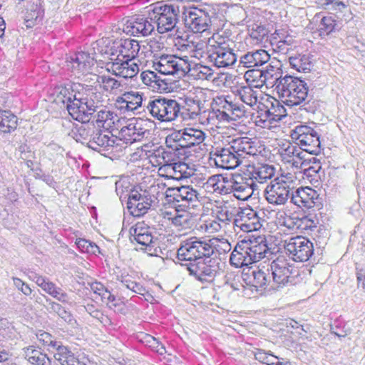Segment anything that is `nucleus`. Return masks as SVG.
Masks as SVG:
<instances>
[{
  "label": "nucleus",
  "instance_id": "3",
  "mask_svg": "<svg viewBox=\"0 0 365 365\" xmlns=\"http://www.w3.org/2000/svg\"><path fill=\"white\" fill-rule=\"evenodd\" d=\"M269 269L273 289L295 285L302 280L299 269L284 256H279L274 259Z\"/></svg>",
  "mask_w": 365,
  "mask_h": 365
},
{
  "label": "nucleus",
  "instance_id": "17",
  "mask_svg": "<svg viewBox=\"0 0 365 365\" xmlns=\"http://www.w3.org/2000/svg\"><path fill=\"white\" fill-rule=\"evenodd\" d=\"M290 182L282 178H276L264 190L266 200L273 205H284L292 195Z\"/></svg>",
  "mask_w": 365,
  "mask_h": 365
},
{
  "label": "nucleus",
  "instance_id": "55",
  "mask_svg": "<svg viewBox=\"0 0 365 365\" xmlns=\"http://www.w3.org/2000/svg\"><path fill=\"white\" fill-rule=\"evenodd\" d=\"M291 67L299 72L306 73L311 70V61L309 57L306 55H298L289 58Z\"/></svg>",
  "mask_w": 365,
  "mask_h": 365
},
{
  "label": "nucleus",
  "instance_id": "58",
  "mask_svg": "<svg viewBox=\"0 0 365 365\" xmlns=\"http://www.w3.org/2000/svg\"><path fill=\"white\" fill-rule=\"evenodd\" d=\"M300 151V148L297 145H294L291 143L290 142H287L280 145L278 153L282 159V160L284 163H287L290 162V159L294 158L295 154H297V152Z\"/></svg>",
  "mask_w": 365,
  "mask_h": 365
},
{
  "label": "nucleus",
  "instance_id": "57",
  "mask_svg": "<svg viewBox=\"0 0 365 365\" xmlns=\"http://www.w3.org/2000/svg\"><path fill=\"white\" fill-rule=\"evenodd\" d=\"M96 81L104 91L109 93H115L122 87V83L119 81L108 76H98Z\"/></svg>",
  "mask_w": 365,
  "mask_h": 365
},
{
  "label": "nucleus",
  "instance_id": "32",
  "mask_svg": "<svg viewBox=\"0 0 365 365\" xmlns=\"http://www.w3.org/2000/svg\"><path fill=\"white\" fill-rule=\"evenodd\" d=\"M213 105H216L223 113H228L232 121L238 120L245 116V106L234 102L230 96H217L213 99Z\"/></svg>",
  "mask_w": 365,
  "mask_h": 365
},
{
  "label": "nucleus",
  "instance_id": "30",
  "mask_svg": "<svg viewBox=\"0 0 365 365\" xmlns=\"http://www.w3.org/2000/svg\"><path fill=\"white\" fill-rule=\"evenodd\" d=\"M291 202L295 205L305 209L319 206L320 202L317 192L309 187H299L292 191Z\"/></svg>",
  "mask_w": 365,
  "mask_h": 365
},
{
  "label": "nucleus",
  "instance_id": "8",
  "mask_svg": "<svg viewBox=\"0 0 365 365\" xmlns=\"http://www.w3.org/2000/svg\"><path fill=\"white\" fill-rule=\"evenodd\" d=\"M165 198L169 203L184 209L195 207L200 202L199 193L189 185L168 187L165 191Z\"/></svg>",
  "mask_w": 365,
  "mask_h": 365
},
{
  "label": "nucleus",
  "instance_id": "63",
  "mask_svg": "<svg viewBox=\"0 0 365 365\" xmlns=\"http://www.w3.org/2000/svg\"><path fill=\"white\" fill-rule=\"evenodd\" d=\"M331 332L339 338L345 337L350 333L349 329L346 328L345 322L338 318L331 324Z\"/></svg>",
  "mask_w": 365,
  "mask_h": 365
},
{
  "label": "nucleus",
  "instance_id": "62",
  "mask_svg": "<svg viewBox=\"0 0 365 365\" xmlns=\"http://www.w3.org/2000/svg\"><path fill=\"white\" fill-rule=\"evenodd\" d=\"M322 169L321 163H317L314 165H310L307 166H304L301 169L302 173H303L304 176L310 182L312 181H318V178H319V172Z\"/></svg>",
  "mask_w": 365,
  "mask_h": 365
},
{
  "label": "nucleus",
  "instance_id": "38",
  "mask_svg": "<svg viewBox=\"0 0 365 365\" xmlns=\"http://www.w3.org/2000/svg\"><path fill=\"white\" fill-rule=\"evenodd\" d=\"M263 81L267 88H274L278 93L279 81H283L285 76H283L282 66L279 61L270 63L263 70Z\"/></svg>",
  "mask_w": 365,
  "mask_h": 365
},
{
  "label": "nucleus",
  "instance_id": "53",
  "mask_svg": "<svg viewBox=\"0 0 365 365\" xmlns=\"http://www.w3.org/2000/svg\"><path fill=\"white\" fill-rule=\"evenodd\" d=\"M263 70L250 69L244 74V78L249 86H252L255 88L259 89L264 85L263 81Z\"/></svg>",
  "mask_w": 365,
  "mask_h": 365
},
{
  "label": "nucleus",
  "instance_id": "9",
  "mask_svg": "<svg viewBox=\"0 0 365 365\" xmlns=\"http://www.w3.org/2000/svg\"><path fill=\"white\" fill-rule=\"evenodd\" d=\"M190 275L200 282H211L220 269V263L215 257H204L196 262L184 264Z\"/></svg>",
  "mask_w": 365,
  "mask_h": 365
},
{
  "label": "nucleus",
  "instance_id": "36",
  "mask_svg": "<svg viewBox=\"0 0 365 365\" xmlns=\"http://www.w3.org/2000/svg\"><path fill=\"white\" fill-rule=\"evenodd\" d=\"M247 245L246 240H242L237 242L230 257L231 265L239 268L254 263Z\"/></svg>",
  "mask_w": 365,
  "mask_h": 365
},
{
  "label": "nucleus",
  "instance_id": "18",
  "mask_svg": "<svg viewBox=\"0 0 365 365\" xmlns=\"http://www.w3.org/2000/svg\"><path fill=\"white\" fill-rule=\"evenodd\" d=\"M187 56L180 58L176 56H162L153 67L159 73L164 75L176 76L181 78L185 76V70L189 66Z\"/></svg>",
  "mask_w": 365,
  "mask_h": 365
},
{
  "label": "nucleus",
  "instance_id": "2",
  "mask_svg": "<svg viewBox=\"0 0 365 365\" xmlns=\"http://www.w3.org/2000/svg\"><path fill=\"white\" fill-rule=\"evenodd\" d=\"M185 5L180 1H158L148 6V16L159 34L173 31L180 22Z\"/></svg>",
  "mask_w": 365,
  "mask_h": 365
},
{
  "label": "nucleus",
  "instance_id": "52",
  "mask_svg": "<svg viewBox=\"0 0 365 365\" xmlns=\"http://www.w3.org/2000/svg\"><path fill=\"white\" fill-rule=\"evenodd\" d=\"M165 144L174 150H178L179 147L186 148L184 129L175 130L168 135L165 138Z\"/></svg>",
  "mask_w": 365,
  "mask_h": 365
},
{
  "label": "nucleus",
  "instance_id": "33",
  "mask_svg": "<svg viewBox=\"0 0 365 365\" xmlns=\"http://www.w3.org/2000/svg\"><path fill=\"white\" fill-rule=\"evenodd\" d=\"M270 56L264 49H253L245 51L239 56V67L254 68L267 63Z\"/></svg>",
  "mask_w": 365,
  "mask_h": 365
},
{
  "label": "nucleus",
  "instance_id": "13",
  "mask_svg": "<svg viewBox=\"0 0 365 365\" xmlns=\"http://www.w3.org/2000/svg\"><path fill=\"white\" fill-rule=\"evenodd\" d=\"M284 247L289 257L295 262H307L314 253L313 244L302 236L285 240Z\"/></svg>",
  "mask_w": 365,
  "mask_h": 365
},
{
  "label": "nucleus",
  "instance_id": "4",
  "mask_svg": "<svg viewBox=\"0 0 365 365\" xmlns=\"http://www.w3.org/2000/svg\"><path fill=\"white\" fill-rule=\"evenodd\" d=\"M215 250L211 240H201L193 237L181 242L177 251V258L185 263L196 262L204 257H211Z\"/></svg>",
  "mask_w": 365,
  "mask_h": 365
},
{
  "label": "nucleus",
  "instance_id": "39",
  "mask_svg": "<svg viewBox=\"0 0 365 365\" xmlns=\"http://www.w3.org/2000/svg\"><path fill=\"white\" fill-rule=\"evenodd\" d=\"M246 242H247L249 252L251 253L254 262L271 255L272 252L267 246L264 237L258 236L253 240L248 238Z\"/></svg>",
  "mask_w": 365,
  "mask_h": 365
},
{
  "label": "nucleus",
  "instance_id": "6",
  "mask_svg": "<svg viewBox=\"0 0 365 365\" xmlns=\"http://www.w3.org/2000/svg\"><path fill=\"white\" fill-rule=\"evenodd\" d=\"M207 59L217 68H228L232 66L237 59L227 43L216 41V36L208 38L207 46Z\"/></svg>",
  "mask_w": 365,
  "mask_h": 365
},
{
  "label": "nucleus",
  "instance_id": "22",
  "mask_svg": "<svg viewBox=\"0 0 365 365\" xmlns=\"http://www.w3.org/2000/svg\"><path fill=\"white\" fill-rule=\"evenodd\" d=\"M110 61L106 63V70L116 76L124 78H132L139 72V66L137 63L119 57H110Z\"/></svg>",
  "mask_w": 365,
  "mask_h": 365
},
{
  "label": "nucleus",
  "instance_id": "25",
  "mask_svg": "<svg viewBox=\"0 0 365 365\" xmlns=\"http://www.w3.org/2000/svg\"><path fill=\"white\" fill-rule=\"evenodd\" d=\"M232 151L236 153L242 165L249 157L257 156L261 150L257 146L258 143L248 137H240L232 140Z\"/></svg>",
  "mask_w": 365,
  "mask_h": 365
},
{
  "label": "nucleus",
  "instance_id": "37",
  "mask_svg": "<svg viewBox=\"0 0 365 365\" xmlns=\"http://www.w3.org/2000/svg\"><path fill=\"white\" fill-rule=\"evenodd\" d=\"M243 281L246 282L247 286L254 287L256 291L259 289H265L268 285L271 287L272 285L269 268H257L252 270L250 274H247V277L243 279Z\"/></svg>",
  "mask_w": 365,
  "mask_h": 365
},
{
  "label": "nucleus",
  "instance_id": "46",
  "mask_svg": "<svg viewBox=\"0 0 365 365\" xmlns=\"http://www.w3.org/2000/svg\"><path fill=\"white\" fill-rule=\"evenodd\" d=\"M44 14V10L41 7L40 0L34 3L31 9L28 10L25 16V24L27 28H32L36 24L41 21Z\"/></svg>",
  "mask_w": 365,
  "mask_h": 365
},
{
  "label": "nucleus",
  "instance_id": "51",
  "mask_svg": "<svg viewBox=\"0 0 365 365\" xmlns=\"http://www.w3.org/2000/svg\"><path fill=\"white\" fill-rule=\"evenodd\" d=\"M217 120L220 122H231L232 121L230 118V115L228 113H223L221 110H220L216 105H213V102L212 103V110H207L206 116L204 118L203 123L207 124H215V121Z\"/></svg>",
  "mask_w": 365,
  "mask_h": 365
},
{
  "label": "nucleus",
  "instance_id": "61",
  "mask_svg": "<svg viewBox=\"0 0 365 365\" xmlns=\"http://www.w3.org/2000/svg\"><path fill=\"white\" fill-rule=\"evenodd\" d=\"M168 220H171L173 225L182 229L190 227L192 224V218L189 212L176 214L174 217H168Z\"/></svg>",
  "mask_w": 365,
  "mask_h": 365
},
{
  "label": "nucleus",
  "instance_id": "11",
  "mask_svg": "<svg viewBox=\"0 0 365 365\" xmlns=\"http://www.w3.org/2000/svg\"><path fill=\"white\" fill-rule=\"evenodd\" d=\"M129 232L131 241L141 245V250L150 256H158L160 249L158 239L153 237L149 227L143 222H138L130 227Z\"/></svg>",
  "mask_w": 365,
  "mask_h": 365
},
{
  "label": "nucleus",
  "instance_id": "1",
  "mask_svg": "<svg viewBox=\"0 0 365 365\" xmlns=\"http://www.w3.org/2000/svg\"><path fill=\"white\" fill-rule=\"evenodd\" d=\"M307 83L297 77L285 76L283 81H279L278 94L284 104L288 106H299L300 110L314 113L316 107L311 103V96L308 93Z\"/></svg>",
  "mask_w": 365,
  "mask_h": 365
},
{
  "label": "nucleus",
  "instance_id": "42",
  "mask_svg": "<svg viewBox=\"0 0 365 365\" xmlns=\"http://www.w3.org/2000/svg\"><path fill=\"white\" fill-rule=\"evenodd\" d=\"M324 6L327 9L334 13H344L343 16L346 21L353 18L349 0H325Z\"/></svg>",
  "mask_w": 365,
  "mask_h": 365
},
{
  "label": "nucleus",
  "instance_id": "45",
  "mask_svg": "<svg viewBox=\"0 0 365 365\" xmlns=\"http://www.w3.org/2000/svg\"><path fill=\"white\" fill-rule=\"evenodd\" d=\"M186 74L197 80H208L213 76V71L209 66L201 63L192 64L189 62V66L185 70Z\"/></svg>",
  "mask_w": 365,
  "mask_h": 365
},
{
  "label": "nucleus",
  "instance_id": "19",
  "mask_svg": "<svg viewBox=\"0 0 365 365\" xmlns=\"http://www.w3.org/2000/svg\"><path fill=\"white\" fill-rule=\"evenodd\" d=\"M127 197V208L134 217L144 215L150 210L153 202V197L146 190L141 193L138 190H131L124 197L126 198Z\"/></svg>",
  "mask_w": 365,
  "mask_h": 365
},
{
  "label": "nucleus",
  "instance_id": "43",
  "mask_svg": "<svg viewBox=\"0 0 365 365\" xmlns=\"http://www.w3.org/2000/svg\"><path fill=\"white\" fill-rule=\"evenodd\" d=\"M24 356L34 365H51V359L41 349L29 346L24 349Z\"/></svg>",
  "mask_w": 365,
  "mask_h": 365
},
{
  "label": "nucleus",
  "instance_id": "16",
  "mask_svg": "<svg viewBox=\"0 0 365 365\" xmlns=\"http://www.w3.org/2000/svg\"><path fill=\"white\" fill-rule=\"evenodd\" d=\"M232 141L226 146H216L210 152L209 162L210 165L216 167L232 170L240 165V160L235 153L232 151Z\"/></svg>",
  "mask_w": 365,
  "mask_h": 365
},
{
  "label": "nucleus",
  "instance_id": "48",
  "mask_svg": "<svg viewBox=\"0 0 365 365\" xmlns=\"http://www.w3.org/2000/svg\"><path fill=\"white\" fill-rule=\"evenodd\" d=\"M17 127V117L9 110L0 111V132L10 133Z\"/></svg>",
  "mask_w": 365,
  "mask_h": 365
},
{
  "label": "nucleus",
  "instance_id": "44",
  "mask_svg": "<svg viewBox=\"0 0 365 365\" xmlns=\"http://www.w3.org/2000/svg\"><path fill=\"white\" fill-rule=\"evenodd\" d=\"M235 94L242 102L252 107L257 103L259 91L248 85L237 88Z\"/></svg>",
  "mask_w": 365,
  "mask_h": 365
},
{
  "label": "nucleus",
  "instance_id": "15",
  "mask_svg": "<svg viewBox=\"0 0 365 365\" xmlns=\"http://www.w3.org/2000/svg\"><path fill=\"white\" fill-rule=\"evenodd\" d=\"M270 104L271 107L264 103L258 105L257 116L255 119L256 126L269 129L273 126L274 123L279 122L284 116V107L278 101L274 99Z\"/></svg>",
  "mask_w": 365,
  "mask_h": 365
},
{
  "label": "nucleus",
  "instance_id": "24",
  "mask_svg": "<svg viewBox=\"0 0 365 365\" xmlns=\"http://www.w3.org/2000/svg\"><path fill=\"white\" fill-rule=\"evenodd\" d=\"M140 49L139 42L134 39L125 38L115 41L111 47L110 57H119L134 61Z\"/></svg>",
  "mask_w": 365,
  "mask_h": 365
},
{
  "label": "nucleus",
  "instance_id": "10",
  "mask_svg": "<svg viewBox=\"0 0 365 365\" xmlns=\"http://www.w3.org/2000/svg\"><path fill=\"white\" fill-rule=\"evenodd\" d=\"M227 195H232L240 200H247L257 189L256 183L252 182L247 173L227 175Z\"/></svg>",
  "mask_w": 365,
  "mask_h": 365
},
{
  "label": "nucleus",
  "instance_id": "20",
  "mask_svg": "<svg viewBox=\"0 0 365 365\" xmlns=\"http://www.w3.org/2000/svg\"><path fill=\"white\" fill-rule=\"evenodd\" d=\"M119 138L113 135L108 130H101L96 128L91 140L87 142V145L89 148L106 156V152L117 147L119 145Z\"/></svg>",
  "mask_w": 365,
  "mask_h": 365
},
{
  "label": "nucleus",
  "instance_id": "23",
  "mask_svg": "<svg viewBox=\"0 0 365 365\" xmlns=\"http://www.w3.org/2000/svg\"><path fill=\"white\" fill-rule=\"evenodd\" d=\"M66 108L73 119L82 123H88L90 120V115L96 111V106L88 102V99L83 98L82 94L71 104H68Z\"/></svg>",
  "mask_w": 365,
  "mask_h": 365
},
{
  "label": "nucleus",
  "instance_id": "31",
  "mask_svg": "<svg viewBox=\"0 0 365 365\" xmlns=\"http://www.w3.org/2000/svg\"><path fill=\"white\" fill-rule=\"evenodd\" d=\"M234 226L246 232L259 230L262 225L257 212L250 208H246L240 212L233 221Z\"/></svg>",
  "mask_w": 365,
  "mask_h": 365
},
{
  "label": "nucleus",
  "instance_id": "47",
  "mask_svg": "<svg viewBox=\"0 0 365 365\" xmlns=\"http://www.w3.org/2000/svg\"><path fill=\"white\" fill-rule=\"evenodd\" d=\"M46 302L48 304L47 309L50 312L56 314L61 319L68 324L73 325L76 320L70 311L66 309L61 304L46 298Z\"/></svg>",
  "mask_w": 365,
  "mask_h": 365
},
{
  "label": "nucleus",
  "instance_id": "41",
  "mask_svg": "<svg viewBox=\"0 0 365 365\" xmlns=\"http://www.w3.org/2000/svg\"><path fill=\"white\" fill-rule=\"evenodd\" d=\"M54 348H56L54 358L61 365H79L78 360L70 349L63 346L61 341L58 344H54Z\"/></svg>",
  "mask_w": 365,
  "mask_h": 365
},
{
  "label": "nucleus",
  "instance_id": "14",
  "mask_svg": "<svg viewBox=\"0 0 365 365\" xmlns=\"http://www.w3.org/2000/svg\"><path fill=\"white\" fill-rule=\"evenodd\" d=\"M180 21L190 31L198 34L207 32L210 27V19L208 15L202 10L196 7H187L182 13Z\"/></svg>",
  "mask_w": 365,
  "mask_h": 365
},
{
  "label": "nucleus",
  "instance_id": "26",
  "mask_svg": "<svg viewBox=\"0 0 365 365\" xmlns=\"http://www.w3.org/2000/svg\"><path fill=\"white\" fill-rule=\"evenodd\" d=\"M66 66L76 76L89 73L95 64L93 56L88 53L79 51L71 55L66 58Z\"/></svg>",
  "mask_w": 365,
  "mask_h": 365
},
{
  "label": "nucleus",
  "instance_id": "29",
  "mask_svg": "<svg viewBox=\"0 0 365 365\" xmlns=\"http://www.w3.org/2000/svg\"><path fill=\"white\" fill-rule=\"evenodd\" d=\"M147 12L148 13V10ZM154 29L155 24L150 20L148 15L133 16L127 21L125 26L126 32L134 36H148L154 31Z\"/></svg>",
  "mask_w": 365,
  "mask_h": 365
},
{
  "label": "nucleus",
  "instance_id": "40",
  "mask_svg": "<svg viewBox=\"0 0 365 365\" xmlns=\"http://www.w3.org/2000/svg\"><path fill=\"white\" fill-rule=\"evenodd\" d=\"M227 174H217L208 178L203 187L207 192L227 195Z\"/></svg>",
  "mask_w": 365,
  "mask_h": 365
},
{
  "label": "nucleus",
  "instance_id": "28",
  "mask_svg": "<svg viewBox=\"0 0 365 365\" xmlns=\"http://www.w3.org/2000/svg\"><path fill=\"white\" fill-rule=\"evenodd\" d=\"M148 98L140 91L125 92L121 96H118L115 101V106L123 113L135 112L143 106Z\"/></svg>",
  "mask_w": 365,
  "mask_h": 365
},
{
  "label": "nucleus",
  "instance_id": "35",
  "mask_svg": "<svg viewBox=\"0 0 365 365\" xmlns=\"http://www.w3.org/2000/svg\"><path fill=\"white\" fill-rule=\"evenodd\" d=\"M247 174L252 182L264 183L274 176L275 168L267 163L248 165Z\"/></svg>",
  "mask_w": 365,
  "mask_h": 365
},
{
  "label": "nucleus",
  "instance_id": "54",
  "mask_svg": "<svg viewBox=\"0 0 365 365\" xmlns=\"http://www.w3.org/2000/svg\"><path fill=\"white\" fill-rule=\"evenodd\" d=\"M339 29V24L332 16H327L322 18L319 25L320 36H327Z\"/></svg>",
  "mask_w": 365,
  "mask_h": 365
},
{
  "label": "nucleus",
  "instance_id": "50",
  "mask_svg": "<svg viewBox=\"0 0 365 365\" xmlns=\"http://www.w3.org/2000/svg\"><path fill=\"white\" fill-rule=\"evenodd\" d=\"M95 129L96 127L93 124L82 123L76 130H73V137L77 142L87 144V142L91 140Z\"/></svg>",
  "mask_w": 365,
  "mask_h": 365
},
{
  "label": "nucleus",
  "instance_id": "12",
  "mask_svg": "<svg viewBox=\"0 0 365 365\" xmlns=\"http://www.w3.org/2000/svg\"><path fill=\"white\" fill-rule=\"evenodd\" d=\"M206 93L200 88L192 94L187 96L184 99V105L180 104V116L182 120L196 119L199 116V120L202 123L207 114V110L205 107V100H202Z\"/></svg>",
  "mask_w": 365,
  "mask_h": 365
},
{
  "label": "nucleus",
  "instance_id": "21",
  "mask_svg": "<svg viewBox=\"0 0 365 365\" xmlns=\"http://www.w3.org/2000/svg\"><path fill=\"white\" fill-rule=\"evenodd\" d=\"M175 45L181 52L189 54L191 57L200 58L202 57L204 49L207 43L199 37L193 35H185L175 38Z\"/></svg>",
  "mask_w": 365,
  "mask_h": 365
},
{
  "label": "nucleus",
  "instance_id": "56",
  "mask_svg": "<svg viewBox=\"0 0 365 365\" xmlns=\"http://www.w3.org/2000/svg\"><path fill=\"white\" fill-rule=\"evenodd\" d=\"M78 86L79 85L77 84H67L63 87L59 88V93L63 97L62 102L66 103V106L71 104L76 98L81 95V93L77 91Z\"/></svg>",
  "mask_w": 365,
  "mask_h": 365
},
{
  "label": "nucleus",
  "instance_id": "5",
  "mask_svg": "<svg viewBox=\"0 0 365 365\" xmlns=\"http://www.w3.org/2000/svg\"><path fill=\"white\" fill-rule=\"evenodd\" d=\"M145 106L150 115L160 122H172L178 118L180 114V103L165 97L149 99Z\"/></svg>",
  "mask_w": 365,
  "mask_h": 365
},
{
  "label": "nucleus",
  "instance_id": "59",
  "mask_svg": "<svg viewBox=\"0 0 365 365\" xmlns=\"http://www.w3.org/2000/svg\"><path fill=\"white\" fill-rule=\"evenodd\" d=\"M243 279L240 274H235L234 272L228 273L225 276L224 287L227 290L240 291L243 289V291L245 292L247 288L241 282Z\"/></svg>",
  "mask_w": 365,
  "mask_h": 365
},
{
  "label": "nucleus",
  "instance_id": "34",
  "mask_svg": "<svg viewBox=\"0 0 365 365\" xmlns=\"http://www.w3.org/2000/svg\"><path fill=\"white\" fill-rule=\"evenodd\" d=\"M159 171L163 173L165 178L175 180L187 179L194 174L193 169L180 160H178L173 165L160 167Z\"/></svg>",
  "mask_w": 365,
  "mask_h": 365
},
{
  "label": "nucleus",
  "instance_id": "60",
  "mask_svg": "<svg viewBox=\"0 0 365 365\" xmlns=\"http://www.w3.org/2000/svg\"><path fill=\"white\" fill-rule=\"evenodd\" d=\"M215 215V220L222 224V226L227 227L233 219V214L226 206L217 207L213 210Z\"/></svg>",
  "mask_w": 365,
  "mask_h": 365
},
{
  "label": "nucleus",
  "instance_id": "7",
  "mask_svg": "<svg viewBox=\"0 0 365 365\" xmlns=\"http://www.w3.org/2000/svg\"><path fill=\"white\" fill-rule=\"evenodd\" d=\"M291 137L307 153L317 155L321 153L319 135L313 128L307 125H298L292 130Z\"/></svg>",
  "mask_w": 365,
  "mask_h": 365
},
{
  "label": "nucleus",
  "instance_id": "27",
  "mask_svg": "<svg viewBox=\"0 0 365 365\" xmlns=\"http://www.w3.org/2000/svg\"><path fill=\"white\" fill-rule=\"evenodd\" d=\"M142 119H133L127 125L123 126L120 130V138L125 143H133L140 141L149 134V130L143 125Z\"/></svg>",
  "mask_w": 365,
  "mask_h": 365
},
{
  "label": "nucleus",
  "instance_id": "64",
  "mask_svg": "<svg viewBox=\"0 0 365 365\" xmlns=\"http://www.w3.org/2000/svg\"><path fill=\"white\" fill-rule=\"evenodd\" d=\"M255 357L257 359L267 364H272L275 365H284L287 363L286 361H284L283 359H279L263 351H259L257 353H256Z\"/></svg>",
  "mask_w": 365,
  "mask_h": 365
},
{
  "label": "nucleus",
  "instance_id": "49",
  "mask_svg": "<svg viewBox=\"0 0 365 365\" xmlns=\"http://www.w3.org/2000/svg\"><path fill=\"white\" fill-rule=\"evenodd\" d=\"M184 135L185 138L186 148L198 145L201 144L205 138V133L199 129L194 128H184Z\"/></svg>",
  "mask_w": 365,
  "mask_h": 365
}]
</instances>
